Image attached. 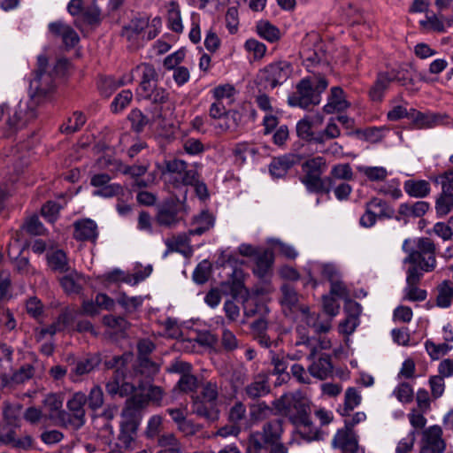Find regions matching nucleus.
I'll list each match as a JSON object with an SVG mask.
<instances>
[{"instance_id":"1","label":"nucleus","mask_w":453,"mask_h":453,"mask_svg":"<svg viewBox=\"0 0 453 453\" xmlns=\"http://www.w3.org/2000/svg\"><path fill=\"white\" fill-rule=\"evenodd\" d=\"M48 58L44 55L37 58V70L35 77L30 81V89L34 92L27 101H20L13 111L12 116H9L7 124L10 128H19L37 116V106L42 96L51 92L54 88L52 74L46 71Z\"/></svg>"},{"instance_id":"2","label":"nucleus","mask_w":453,"mask_h":453,"mask_svg":"<svg viewBox=\"0 0 453 453\" xmlns=\"http://www.w3.org/2000/svg\"><path fill=\"white\" fill-rule=\"evenodd\" d=\"M282 434V420L266 421L261 430L249 436L247 453H288V449L281 441Z\"/></svg>"},{"instance_id":"3","label":"nucleus","mask_w":453,"mask_h":453,"mask_svg":"<svg viewBox=\"0 0 453 453\" xmlns=\"http://www.w3.org/2000/svg\"><path fill=\"white\" fill-rule=\"evenodd\" d=\"M273 406L278 412L286 416L291 423L297 426L309 427L311 425V401L301 391L282 395L273 402Z\"/></svg>"},{"instance_id":"4","label":"nucleus","mask_w":453,"mask_h":453,"mask_svg":"<svg viewBox=\"0 0 453 453\" xmlns=\"http://www.w3.org/2000/svg\"><path fill=\"white\" fill-rule=\"evenodd\" d=\"M327 86L328 81L324 76L303 78L296 84V90L288 95V104L303 110L318 105Z\"/></svg>"},{"instance_id":"5","label":"nucleus","mask_w":453,"mask_h":453,"mask_svg":"<svg viewBox=\"0 0 453 453\" xmlns=\"http://www.w3.org/2000/svg\"><path fill=\"white\" fill-rule=\"evenodd\" d=\"M326 169V160L321 156L313 157L303 163L302 170L303 175L300 178V181L304 185L309 193L329 194L332 180L331 178L322 177Z\"/></svg>"},{"instance_id":"6","label":"nucleus","mask_w":453,"mask_h":453,"mask_svg":"<svg viewBox=\"0 0 453 453\" xmlns=\"http://www.w3.org/2000/svg\"><path fill=\"white\" fill-rule=\"evenodd\" d=\"M150 403L147 394H133L122 410L119 440L129 446L139 426V411Z\"/></svg>"},{"instance_id":"7","label":"nucleus","mask_w":453,"mask_h":453,"mask_svg":"<svg viewBox=\"0 0 453 453\" xmlns=\"http://www.w3.org/2000/svg\"><path fill=\"white\" fill-rule=\"evenodd\" d=\"M344 427L338 429L332 440V447L341 449V453H365L358 444V436L353 430L354 426L366 419L363 411L356 412L353 416H345Z\"/></svg>"},{"instance_id":"8","label":"nucleus","mask_w":453,"mask_h":453,"mask_svg":"<svg viewBox=\"0 0 453 453\" xmlns=\"http://www.w3.org/2000/svg\"><path fill=\"white\" fill-rule=\"evenodd\" d=\"M411 241L406 239L403 243V250L408 253L404 258V264H418L421 270L428 273L436 267L435 251L436 246L434 242L427 238L421 237L417 239V250L409 248Z\"/></svg>"},{"instance_id":"9","label":"nucleus","mask_w":453,"mask_h":453,"mask_svg":"<svg viewBox=\"0 0 453 453\" xmlns=\"http://www.w3.org/2000/svg\"><path fill=\"white\" fill-rule=\"evenodd\" d=\"M171 373L180 374V379L173 388L174 392L189 394L195 393L198 388V380L192 374V365L182 360H175L167 368Z\"/></svg>"},{"instance_id":"10","label":"nucleus","mask_w":453,"mask_h":453,"mask_svg":"<svg viewBox=\"0 0 453 453\" xmlns=\"http://www.w3.org/2000/svg\"><path fill=\"white\" fill-rule=\"evenodd\" d=\"M434 181L441 186V193L435 203L436 212L445 216L453 209V169L438 175Z\"/></svg>"},{"instance_id":"11","label":"nucleus","mask_w":453,"mask_h":453,"mask_svg":"<svg viewBox=\"0 0 453 453\" xmlns=\"http://www.w3.org/2000/svg\"><path fill=\"white\" fill-rule=\"evenodd\" d=\"M365 213L361 216L359 223L364 227H371L375 225L378 219L392 218L394 210L388 203L379 197H372L365 203Z\"/></svg>"},{"instance_id":"12","label":"nucleus","mask_w":453,"mask_h":453,"mask_svg":"<svg viewBox=\"0 0 453 453\" xmlns=\"http://www.w3.org/2000/svg\"><path fill=\"white\" fill-rule=\"evenodd\" d=\"M87 403V395L79 391L73 395L67 401L66 407L68 409V418L64 426H71L73 429H79L85 424V409Z\"/></svg>"},{"instance_id":"13","label":"nucleus","mask_w":453,"mask_h":453,"mask_svg":"<svg viewBox=\"0 0 453 453\" xmlns=\"http://www.w3.org/2000/svg\"><path fill=\"white\" fill-rule=\"evenodd\" d=\"M182 211H186L185 205L179 199L168 200L158 206L156 221L161 226L173 227L180 221Z\"/></svg>"},{"instance_id":"14","label":"nucleus","mask_w":453,"mask_h":453,"mask_svg":"<svg viewBox=\"0 0 453 453\" xmlns=\"http://www.w3.org/2000/svg\"><path fill=\"white\" fill-rule=\"evenodd\" d=\"M293 72L292 65L285 60L273 62L264 69L265 78L272 88L284 83Z\"/></svg>"},{"instance_id":"15","label":"nucleus","mask_w":453,"mask_h":453,"mask_svg":"<svg viewBox=\"0 0 453 453\" xmlns=\"http://www.w3.org/2000/svg\"><path fill=\"white\" fill-rule=\"evenodd\" d=\"M77 311L73 307H65L56 319V320L47 327L42 328L39 332L40 337L45 334L54 335L57 333L70 330L75 320Z\"/></svg>"},{"instance_id":"16","label":"nucleus","mask_w":453,"mask_h":453,"mask_svg":"<svg viewBox=\"0 0 453 453\" xmlns=\"http://www.w3.org/2000/svg\"><path fill=\"white\" fill-rule=\"evenodd\" d=\"M45 410L49 412L48 418L53 420L54 424L64 426L68 413L63 410V396L60 394H49L42 401Z\"/></svg>"},{"instance_id":"17","label":"nucleus","mask_w":453,"mask_h":453,"mask_svg":"<svg viewBox=\"0 0 453 453\" xmlns=\"http://www.w3.org/2000/svg\"><path fill=\"white\" fill-rule=\"evenodd\" d=\"M105 389L111 396L128 397L134 394L136 387L126 380V372H118L106 382Z\"/></svg>"},{"instance_id":"18","label":"nucleus","mask_w":453,"mask_h":453,"mask_svg":"<svg viewBox=\"0 0 453 453\" xmlns=\"http://www.w3.org/2000/svg\"><path fill=\"white\" fill-rule=\"evenodd\" d=\"M269 311L270 310L267 305L263 303L245 307L244 313L247 317H257L250 326L253 335L266 333L268 328L266 316L269 314Z\"/></svg>"},{"instance_id":"19","label":"nucleus","mask_w":453,"mask_h":453,"mask_svg":"<svg viewBox=\"0 0 453 453\" xmlns=\"http://www.w3.org/2000/svg\"><path fill=\"white\" fill-rule=\"evenodd\" d=\"M99 364L100 359L96 356H87L74 360L69 372L70 380L73 382L81 381L82 377L94 371Z\"/></svg>"},{"instance_id":"20","label":"nucleus","mask_w":453,"mask_h":453,"mask_svg":"<svg viewBox=\"0 0 453 453\" xmlns=\"http://www.w3.org/2000/svg\"><path fill=\"white\" fill-rule=\"evenodd\" d=\"M73 238L80 242H95L98 237L96 223L90 219H82L73 223Z\"/></svg>"},{"instance_id":"21","label":"nucleus","mask_w":453,"mask_h":453,"mask_svg":"<svg viewBox=\"0 0 453 453\" xmlns=\"http://www.w3.org/2000/svg\"><path fill=\"white\" fill-rule=\"evenodd\" d=\"M191 410L193 414L211 422L219 418L218 404L202 400L198 396H191Z\"/></svg>"},{"instance_id":"22","label":"nucleus","mask_w":453,"mask_h":453,"mask_svg":"<svg viewBox=\"0 0 453 453\" xmlns=\"http://www.w3.org/2000/svg\"><path fill=\"white\" fill-rule=\"evenodd\" d=\"M308 359L311 365L308 366L309 373L319 380H326L333 374V365L329 355L321 354L317 358Z\"/></svg>"},{"instance_id":"23","label":"nucleus","mask_w":453,"mask_h":453,"mask_svg":"<svg viewBox=\"0 0 453 453\" xmlns=\"http://www.w3.org/2000/svg\"><path fill=\"white\" fill-rule=\"evenodd\" d=\"M270 390L268 376L265 373H259L254 377L252 381L246 385L243 392L245 397L255 400L265 396L270 393Z\"/></svg>"},{"instance_id":"24","label":"nucleus","mask_w":453,"mask_h":453,"mask_svg":"<svg viewBox=\"0 0 453 453\" xmlns=\"http://www.w3.org/2000/svg\"><path fill=\"white\" fill-rule=\"evenodd\" d=\"M446 118V115L431 112L424 113L414 109L410 111V119L412 120L413 125L418 129L433 128L441 125L444 123V119Z\"/></svg>"},{"instance_id":"25","label":"nucleus","mask_w":453,"mask_h":453,"mask_svg":"<svg viewBox=\"0 0 453 453\" xmlns=\"http://www.w3.org/2000/svg\"><path fill=\"white\" fill-rule=\"evenodd\" d=\"M49 30L53 35L60 36L63 43L67 48L74 47L80 41L78 34L69 25L62 21L50 23L49 25Z\"/></svg>"},{"instance_id":"26","label":"nucleus","mask_w":453,"mask_h":453,"mask_svg":"<svg viewBox=\"0 0 453 453\" xmlns=\"http://www.w3.org/2000/svg\"><path fill=\"white\" fill-rule=\"evenodd\" d=\"M298 161L299 158L295 154H287L275 157L269 165L270 173L274 178H282L292 166L298 163Z\"/></svg>"},{"instance_id":"27","label":"nucleus","mask_w":453,"mask_h":453,"mask_svg":"<svg viewBox=\"0 0 453 453\" xmlns=\"http://www.w3.org/2000/svg\"><path fill=\"white\" fill-rule=\"evenodd\" d=\"M323 122V117L317 115L315 118L305 116L296 123V134L302 140L316 143V134L312 131L313 127Z\"/></svg>"},{"instance_id":"28","label":"nucleus","mask_w":453,"mask_h":453,"mask_svg":"<svg viewBox=\"0 0 453 453\" xmlns=\"http://www.w3.org/2000/svg\"><path fill=\"white\" fill-rule=\"evenodd\" d=\"M442 430L441 426L434 425L425 429L422 433L421 444L434 448L438 453H442L445 449V442L442 439Z\"/></svg>"},{"instance_id":"29","label":"nucleus","mask_w":453,"mask_h":453,"mask_svg":"<svg viewBox=\"0 0 453 453\" xmlns=\"http://www.w3.org/2000/svg\"><path fill=\"white\" fill-rule=\"evenodd\" d=\"M63 274L64 275L59 279V282L64 291L67 294L80 293L85 283L83 275L73 268H71L69 272L64 273Z\"/></svg>"},{"instance_id":"30","label":"nucleus","mask_w":453,"mask_h":453,"mask_svg":"<svg viewBox=\"0 0 453 453\" xmlns=\"http://www.w3.org/2000/svg\"><path fill=\"white\" fill-rule=\"evenodd\" d=\"M46 257L49 267L54 273L63 274L72 268L65 252L62 250H49Z\"/></svg>"},{"instance_id":"31","label":"nucleus","mask_w":453,"mask_h":453,"mask_svg":"<svg viewBox=\"0 0 453 453\" xmlns=\"http://www.w3.org/2000/svg\"><path fill=\"white\" fill-rule=\"evenodd\" d=\"M161 175L165 181L175 184V180L180 176L181 173L187 168V163L181 159H173L165 161V166L158 165Z\"/></svg>"},{"instance_id":"32","label":"nucleus","mask_w":453,"mask_h":453,"mask_svg":"<svg viewBox=\"0 0 453 453\" xmlns=\"http://www.w3.org/2000/svg\"><path fill=\"white\" fill-rule=\"evenodd\" d=\"M241 121V114L236 111H228L226 114L217 119L212 123V126L217 130V133H233L235 132Z\"/></svg>"},{"instance_id":"33","label":"nucleus","mask_w":453,"mask_h":453,"mask_svg":"<svg viewBox=\"0 0 453 453\" xmlns=\"http://www.w3.org/2000/svg\"><path fill=\"white\" fill-rule=\"evenodd\" d=\"M136 76H141L142 81L136 89V94L141 91H148V88L157 85V73L153 65L150 64H142L134 68Z\"/></svg>"},{"instance_id":"34","label":"nucleus","mask_w":453,"mask_h":453,"mask_svg":"<svg viewBox=\"0 0 453 453\" xmlns=\"http://www.w3.org/2000/svg\"><path fill=\"white\" fill-rule=\"evenodd\" d=\"M349 103L345 98L344 91L340 87H333L328 97L327 104L323 110L326 113L331 114L335 111H342L349 107Z\"/></svg>"},{"instance_id":"35","label":"nucleus","mask_w":453,"mask_h":453,"mask_svg":"<svg viewBox=\"0 0 453 453\" xmlns=\"http://www.w3.org/2000/svg\"><path fill=\"white\" fill-rule=\"evenodd\" d=\"M429 209V203L424 201H418L413 203H403L399 205L397 220L403 218H419L423 216Z\"/></svg>"},{"instance_id":"36","label":"nucleus","mask_w":453,"mask_h":453,"mask_svg":"<svg viewBox=\"0 0 453 453\" xmlns=\"http://www.w3.org/2000/svg\"><path fill=\"white\" fill-rule=\"evenodd\" d=\"M357 170L367 181L373 183L384 182L390 174L384 166L358 165Z\"/></svg>"},{"instance_id":"37","label":"nucleus","mask_w":453,"mask_h":453,"mask_svg":"<svg viewBox=\"0 0 453 453\" xmlns=\"http://www.w3.org/2000/svg\"><path fill=\"white\" fill-rule=\"evenodd\" d=\"M167 8V27L172 31L180 34L183 31V24L181 19L180 6L176 1H171Z\"/></svg>"},{"instance_id":"38","label":"nucleus","mask_w":453,"mask_h":453,"mask_svg":"<svg viewBox=\"0 0 453 453\" xmlns=\"http://www.w3.org/2000/svg\"><path fill=\"white\" fill-rule=\"evenodd\" d=\"M303 353L302 350H299L296 354L293 356H286L284 353H276L273 351H270V361L272 365H273V372L276 374H282L286 372L288 366V360H296L300 359L303 357Z\"/></svg>"},{"instance_id":"39","label":"nucleus","mask_w":453,"mask_h":453,"mask_svg":"<svg viewBox=\"0 0 453 453\" xmlns=\"http://www.w3.org/2000/svg\"><path fill=\"white\" fill-rule=\"evenodd\" d=\"M403 188L409 196L417 198L426 197L431 191L430 183L425 180H407Z\"/></svg>"},{"instance_id":"40","label":"nucleus","mask_w":453,"mask_h":453,"mask_svg":"<svg viewBox=\"0 0 453 453\" xmlns=\"http://www.w3.org/2000/svg\"><path fill=\"white\" fill-rule=\"evenodd\" d=\"M136 95L139 99L148 100L157 106L166 103L169 96L164 88L157 87V85L149 88L148 91H141Z\"/></svg>"},{"instance_id":"41","label":"nucleus","mask_w":453,"mask_h":453,"mask_svg":"<svg viewBox=\"0 0 453 453\" xmlns=\"http://www.w3.org/2000/svg\"><path fill=\"white\" fill-rule=\"evenodd\" d=\"M22 415V404L19 403L4 402L3 405V417L8 426H18Z\"/></svg>"},{"instance_id":"42","label":"nucleus","mask_w":453,"mask_h":453,"mask_svg":"<svg viewBox=\"0 0 453 453\" xmlns=\"http://www.w3.org/2000/svg\"><path fill=\"white\" fill-rule=\"evenodd\" d=\"M297 339L296 346H303L308 351L307 359H312L317 355V342L316 338L310 337L305 331V328L302 326L296 327Z\"/></svg>"},{"instance_id":"43","label":"nucleus","mask_w":453,"mask_h":453,"mask_svg":"<svg viewBox=\"0 0 453 453\" xmlns=\"http://www.w3.org/2000/svg\"><path fill=\"white\" fill-rule=\"evenodd\" d=\"M273 263V255L270 250H265L256 258V265L253 269L255 274L258 277H265L270 271Z\"/></svg>"},{"instance_id":"44","label":"nucleus","mask_w":453,"mask_h":453,"mask_svg":"<svg viewBox=\"0 0 453 453\" xmlns=\"http://www.w3.org/2000/svg\"><path fill=\"white\" fill-rule=\"evenodd\" d=\"M383 74H387L389 83L396 82L401 86H406L412 81L411 72L405 66L384 72Z\"/></svg>"},{"instance_id":"45","label":"nucleus","mask_w":453,"mask_h":453,"mask_svg":"<svg viewBox=\"0 0 453 453\" xmlns=\"http://www.w3.org/2000/svg\"><path fill=\"white\" fill-rule=\"evenodd\" d=\"M133 359V356L130 353H125L121 356H114L104 362V365L107 369H113L114 372H120L121 373L126 372L128 365Z\"/></svg>"},{"instance_id":"46","label":"nucleus","mask_w":453,"mask_h":453,"mask_svg":"<svg viewBox=\"0 0 453 453\" xmlns=\"http://www.w3.org/2000/svg\"><path fill=\"white\" fill-rule=\"evenodd\" d=\"M453 297V286L448 280H444L438 287L436 304L441 308H448L451 304Z\"/></svg>"},{"instance_id":"47","label":"nucleus","mask_w":453,"mask_h":453,"mask_svg":"<svg viewBox=\"0 0 453 453\" xmlns=\"http://www.w3.org/2000/svg\"><path fill=\"white\" fill-rule=\"evenodd\" d=\"M257 32L260 37L270 42H277L280 37V30L268 21L258 22Z\"/></svg>"},{"instance_id":"48","label":"nucleus","mask_w":453,"mask_h":453,"mask_svg":"<svg viewBox=\"0 0 453 453\" xmlns=\"http://www.w3.org/2000/svg\"><path fill=\"white\" fill-rule=\"evenodd\" d=\"M419 25L426 30L434 31L437 33L445 32V24L443 21L442 15H437L434 13L426 14V19L420 20Z\"/></svg>"},{"instance_id":"49","label":"nucleus","mask_w":453,"mask_h":453,"mask_svg":"<svg viewBox=\"0 0 453 453\" xmlns=\"http://www.w3.org/2000/svg\"><path fill=\"white\" fill-rule=\"evenodd\" d=\"M373 189L378 194L389 196L394 199H398L403 195L400 189V181L397 179H392L387 182L384 181L382 185L373 188Z\"/></svg>"},{"instance_id":"50","label":"nucleus","mask_w":453,"mask_h":453,"mask_svg":"<svg viewBox=\"0 0 453 453\" xmlns=\"http://www.w3.org/2000/svg\"><path fill=\"white\" fill-rule=\"evenodd\" d=\"M389 84L387 74H383V73H379L374 85L369 92L371 99L372 101H380Z\"/></svg>"},{"instance_id":"51","label":"nucleus","mask_w":453,"mask_h":453,"mask_svg":"<svg viewBox=\"0 0 453 453\" xmlns=\"http://www.w3.org/2000/svg\"><path fill=\"white\" fill-rule=\"evenodd\" d=\"M361 395L354 388H349L345 392L344 408L341 411L342 416H349V412L361 403Z\"/></svg>"},{"instance_id":"52","label":"nucleus","mask_w":453,"mask_h":453,"mask_svg":"<svg viewBox=\"0 0 453 453\" xmlns=\"http://www.w3.org/2000/svg\"><path fill=\"white\" fill-rule=\"evenodd\" d=\"M219 388L217 382L212 380L206 381L202 385L200 393L193 395L192 396H198L202 400L217 403Z\"/></svg>"},{"instance_id":"53","label":"nucleus","mask_w":453,"mask_h":453,"mask_svg":"<svg viewBox=\"0 0 453 453\" xmlns=\"http://www.w3.org/2000/svg\"><path fill=\"white\" fill-rule=\"evenodd\" d=\"M328 178H331L332 184L334 180L349 181L353 180L354 173L349 164H337L332 167Z\"/></svg>"},{"instance_id":"54","label":"nucleus","mask_w":453,"mask_h":453,"mask_svg":"<svg viewBox=\"0 0 453 453\" xmlns=\"http://www.w3.org/2000/svg\"><path fill=\"white\" fill-rule=\"evenodd\" d=\"M303 313L305 316L306 323L309 326L314 329L317 334L326 333L331 328V319L319 320L314 315L308 312V309H303Z\"/></svg>"},{"instance_id":"55","label":"nucleus","mask_w":453,"mask_h":453,"mask_svg":"<svg viewBox=\"0 0 453 453\" xmlns=\"http://www.w3.org/2000/svg\"><path fill=\"white\" fill-rule=\"evenodd\" d=\"M158 371V365L151 361L149 357H142V359H139L136 373L144 375L147 379L151 380Z\"/></svg>"},{"instance_id":"56","label":"nucleus","mask_w":453,"mask_h":453,"mask_svg":"<svg viewBox=\"0 0 453 453\" xmlns=\"http://www.w3.org/2000/svg\"><path fill=\"white\" fill-rule=\"evenodd\" d=\"M205 221V225H197V226L190 229L188 231V235H201L206 231H208L211 227H212L214 224V219L211 214L207 211L202 212L196 219V222Z\"/></svg>"},{"instance_id":"57","label":"nucleus","mask_w":453,"mask_h":453,"mask_svg":"<svg viewBox=\"0 0 453 453\" xmlns=\"http://www.w3.org/2000/svg\"><path fill=\"white\" fill-rule=\"evenodd\" d=\"M104 398L102 388L99 385H95L87 396V403L88 407L93 410H98L104 405Z\"/></svg>"},{"instance_id":"58","label":"nucleus","mask_w":453,"mask_h":453,"mask_svg":"<svg viewBox=\"0 0 453 453\" xmlns=\"http://www.w3.org/2000/svg\"><path fill=\"white\" fill-rule=\"evenodd\" d=\"M425 347L430 357L434 360L446 355L452 349L448 343L435 344L432 341H426Z\"/></svg>"},{"instance_id":"59","label":"nucleus","mask_w":453,"mask_h":453,"mask_svg":"<svg viewBox=\"0 0 453 453\" xmlns=\"http://www.w3.org/2000/svg\"><path fill=\"white\" fill-rule=\"evenodd\" d=\"M86 122V118L81 112H74L68 119L67 123L61 127V131L65 133H74L78 131Z\"/></svg>"},{"instance_id":"60","label":"nucleus","mask_w":453,"mask_h":453,"mask_svg":"<svg viewBox=\"0 0 453 453\" xmlns=\"http://www.w3.org/2000/svg\"><path fill=\"white\" fill-rule=\"evenodd\" d=\"M341 135V131L334 122H329L322 132L316 134V144H323L326 139H334Z\"/></svg>"},{"instance_id":"61","label":"nucleus","mask_w":453,"mask_h":453,"mask_svg":"<svg viewBox=\"0 0 453 453\" xmlns=\"http://www.w3.org/2000/svg\"><path fill=\"white\" fill-rule=\"evenodd\" d=\"M148 26V20L144 19H133L128 26L124 28L123 35L128 40L139 35Z\"/></svg>"},{"instance_id":"62","label":"nucleus","mask_w":453,"mask_h":453,"mask_svg":"<svg viewBox=\"0 0 453 453\" xmlns=\"http://www.w3.org/2000/svg\"><path fill=\"white\" fill-rule=\"evenodd\" d=\"M394 395L401 403H407L413 400V388L407 383H400L393 391Z\"/></svg>"},{"instance_id":"63","label":"nucleus","mask_w":453,"mask_h":453,"mask_svg":"<svg viewBox=\"0 0 453 453\" xmlns=\"http://www.w3.org/2000/svg\"><path fill=\"white\" fill-rule=\"evenodd\" d=\"M188 242L189 237L186 234H181L176 236H173L172 238H167L165 240V244L167 247L165 254L173 251H180V248L188 245Z\"/></svg>"},{"instance_id":"64","label":"nucleus","mask_w":453,"mask_h":453,"mask_svg":"<svg viewBox=\"0 0 453 453\" xmlns=\"http://www.w3.org/2000/svg\"><path fill=\"white\" fill-rule=\"evenodd\" d=\"M257 149L248 142H239L235 145L233 153L242 162L246 161L247 156L254 157L257 153Z\"/></svg>"}]
</instances>
